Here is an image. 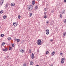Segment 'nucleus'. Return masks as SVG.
Returning <instances> with one entry per match:
<instances>
[{
  "mask_svg": "<svg viewBox=\"0 0 66 66\" xmlns=\"http://www.w3.org/2000/svg\"><path fill=\"white\" fill-rule=\"evenodd\" d=\"M7 17L6 16V15H4L3 16V18H4V19H5V18H6Z\"/></svg>",
  "mask_w": 66,
  "mask_h": 66,
  "instance_id": "dca6fc26",
  "label": "nucleus"
},
{
  "mask_svg": "<svg viewBox=\"0 0 66 66\" xmlns=\"http://www.w3.org/2000/svg\"><path fill=\"white\" fill-rule=\"evenodd\" d=\"M38 8V7L37 6H36L35 7V10H36Z\"/></svg>",
  "mask_w": 66,
  "mask_h": 66,
  "instance_id": "a211bd4d",
  "label": "nucleus"
},
{
  "mask_svg": "<svg viewBox=\"0 0 66 66\" xmlns=\"http://www.w3.org/2000/svg\"><path fill=\"white\" fill-rule=\"evenodd\" d=\"M33 8V6L31 5H27V9L29 11H31Z\"/></svg>",
  "mask_w": 66,
  "mask_h": 66,
  "instance_id": "f257e3e1",
  "label": "nucleus"
},
{
  "mask_svg": "<svg viewBox=\"0 0 66 66\" xmlns=\"http://www.w3.org/2000/svg\"><path fill=\"white\" fill-rule=\"evenodd\" d=\"M46 34L47 35H48L49 34V30L47 29L46 30Z\"/></svg>",
  "mask_w": 66,
  "mask_h": 66,
  "instance_id": "39448f33",
  "label": "nucleus"
},
{
  "mask_svg": "<svg viewBox=\"0 0 66 66\" xmlns=\"http://www.w3.org/2000/svg\"><path fill=\"white\" fill-rule=\"evenodd\" d=\"M37 1H38V2H39V1H40V0H37Z\"/></svg>",
  "mask_w": 66,
  "mask_h": 66,
  "instance_id": "79ce46f5",
  "label": "nucleus"
},
{
  "mask_svg": "<svg viewBox=\"0 0 66 66\" xmlns=\"http://www.w3.org/2000/svg\"><path fill=\"white\" fill-rule=\"evenodd\" d=\"M51 26H52V25H53L52 23V24H51Z\"/></svg>",
  "mask_w": 66,
  "mask_h": 66,
  "instance_id": "37998d69",
  "label": "nucleus"
},
{
  "mask_svg": "<svg viewBox=\"0 0 66 66\" xmlns=\"http://www.w3.org/2000/svg\"><path fill=\"white\" fill-rule=\"evenodd\" d=\"M64 2H66V0H64Z\"/></svg>",
  "mask_w": 66,
  "mask_h": 66,
  "instance_id": "ea45409f",
  "label": "nucleus"
},
{
  "mask_svg": "<svg viewBox=\"0 0 66 66\" xmlns=\"http://www.w3.org/2000/svg\"><path fill=\"white\" fill-rule=\"evenodd\" d=\"M1 36L2 37H3V36H4V34H1Z\"/></svg>",
  "mask_w": 66,
  "mask_h": 66,
  "instance_id": "412c9836",
  "label": "nucleus"
},
{
  "mask_svg": "<svg viewBox=\"0 0 66 66\" xmlns=\"http://www.w3.org/2000/svg\"><path fill=\"white\" fill-rule=\"evenodd\" d=\"M22 66H27V65H26V64H23Z\"/></svg>",
  "mask_w": 66,
  "mask_h": 66,
  "instance_id": "7c9ffc66",
  "label": "nucleus"
},
{
  "mask_svg": "<svg viewBox=\"0 0 66 66\" xmlns=\"http://www.w3.org/2000/svg\"><path fill=\"white\" fill-rule=\"evenodd\" d=\"M3 13V11H0V13L1 14H2Z\"/></svg>",
  "mask_w": 66,
  "mask_h": 66,
  "instance_id": "aec40b11",
  "label": "nucleus"
},
{
  "mask_svg": "<svg viewBox=\"0 0 66 66\" xmlns=\"http://www.w3.org/2000/svg\"><path fill=\"white\" fill-rule=\"evenodd\" d=\"M44 15H46V12H44Z\"/></svg>",
  "mask_w": 66,
  "mask_h": 66,
  "instance_id": "4c0bfd02",
  "label": "nucleus"
},
{
  "mask_svg": "<svg viewBox=\"0 0 66 66\" xmlns=\"http://www.w3.org/2000/svg\"><path fill=\"white\" fill-rule=\"evenodd\" d=\"M37 43L38 45H41L42 44L41 43V40H40L38 39L37 42Z\"/></svg>",
  "mask_w": 66,
  "mask_h": 66,
  "instance_id": "f03ea898",
  "label": "nucleus"
},
{
  "mask_svg": "<svg viewBox=\"0 0 66 66\" xmlns=\"http://www.w3.org/2000/svg\"><path fill=\"white\" fill-rule=\"evenodd\" d=\"M11 5L12 6H15V3H12L11 4Z\"/></svg>",
  "mask_w": 66,
  "mask_h": 66,
  "instance_id": "6e6552de",
  "label": "nucleus"
},
{
  "mask_svg": "<svg viewBox=\"0 0 66 66\" xmlns=\"http://www.w3.org/2000/svg\"><path fill=\"white\" fill-rule=\"evenodd\" d=\"M0 66H2L0 65Z\"/></svg>",
  "mask_w": 66,
  "mask_h": 66,
  "instance_id": "49530a36",
  "label": "nucleus"
},
{
  "mask_svg": "<svg viewBox=\"0 0 66 66\" xmlns=\"http://www.w3.org/2000/svg\"><path fill=\"white\" fill-rule=\"evenodd\" d=\"M12 47L13 48L14 47V46H15V45L14 44H12Z\"/></svg>",
  "mask_w": 66,
  "mask_h": 66,
  "instance_id": "473e14b6",
  "label": "nucleus"
},
{
  "mask_svg": "<svg viewBox=\"0 0 66 66\" xmlns=\"http://www.w3.org/2000/svg\"><path fill=\"white\" fill-rule=\"evenodd\" d=\"M33 58H34V54L32 53L31 55V59H33Z\"/></svg>",
  "mask_w": 66,
  "mask_h": 66,
  "instance_id": "9d476101",
  "label": "nucleus"
},
{
  "mask_svg": "<svg viewBox=\"0 0 66 66\" xmlns=\"http://www.w3.org/2000/svg\"><path fill=\"white\" fill-rule=\"evenodd\" d=\"M9 50H12V47H10L9 48Z\"/></svg>",
  "mask_w": 66,
  "mask_h": 66,
  "instance_id": "a878e982",
  "label": "nucleus"
},
{
  "mask_svg": "<svg viewBox=\"0 0 66 66\" xmlns=\"http://www.w3.org/2000/svg\"><path fill=\"white\" fill-rule=\"evenodd\" d=\"M20 17H21V16H20V15H19L18 16V18H19V19H20Z\"/></svg>",
  "mask_w": 66,
  "mask_h": 66,
  "instance_id": "393cba45",
  "label": "nucleus"
},
{
  "mask_svg": "<svg viewBox=\"0 0 66 66\" xmlns=\"http://www.w3.org/2000/svg\"><path fill=\"white\" fill-rule=\"evenodd\" d=\"M7 39H8V40H10L11 39V38L10 37H9L7 38Z\"/></svg>",
  "mask_w": 66,
  "mask_h": 66,
  "instance_id": "2eb2a0df",
  "label": "nucleus"
},
{
  "mask_svg": "<svg viewBox=\"0 0 66 66\" xmlns=\"http://www.w3.org/2000/svg\"><path fill=\"white\" fill-rule=\"evenodd\" d=\"M65 61V58H63L61 59V63H64V61Z\"/></svg>",
  "mask_w": 66,
  "mask_h": 66,
  "instance_id": "20e7f679",
  "label": "nucleus"
},
{
  "mask_svg": "<svg viewBox=\"0 0 66 66\" xmlns=\"http://www.w3.org/2000/svg\"><path fill=\"white\" fill-rule=\"evenodd\" d=\"M60 55L61 56L62 55H63V53H60Z\"/></svg>",
  "mask_w": 66,
  "mask_h": 66,
  "instance_id": "2f4dec72",
  "label": "nucleus"
},
{
  "mask_svg": "<svg viewBox=\"0 0 66 66\" xmlns=\"http://www.w3.org/2000/svg\"><path fill=\"white\" fill-rule=\"evenodd\" d=\"M31 49H30L29 50V52L30 53H31V52H32V51H31Z\"/></svg>",
  "mask_w": 66,
  "mask_h": 66,
  "instance_id": "6ab92c4d",
  "label": "nucleus"
},
{
  "mask_svg": "<svg viewBox=\"0 0 66 66\" xmlns=\"http://www.w3.org/2000/svg\"><path fill=\"white\" fill-rule=\"evenodd\" d=\"M20 51L21 53H23L24 52V50L22 49Z\"/></svg>",
  "mask_w": 66,
  "mask_h": 66,
  "instance_id": "1a4fd4ad",
  "label": "nucleus"
},
{
  "mask_svg": "<svg viewBox=\"0 0 66 66\" xmlns=\"http://www.w3.org/2000/svg\"><path fill=\"white\" fill-rule=\"evenodd\" d=\"M46 23H47V24H48L49 23V21H47L46 22Z\"/></svg>",
  "mask_w": 66,
  "mask_h": 66,
  "instance_id": "c9c22d12",
  "label": "nucleus"
},
{
  "mask_svg": "<svg viewBox=\"0 0 66 66\" xmlns=\"http://www.w3.org/2000/svg\"><path fill=\"white\" fill-rule=\"evenodd\" d=\"M62 14H64L65 13V11L64 10H63L62 11Z\"/></svg>",
  "mask_w": 66,
  "mask_h": 66,
  "instance_id": "9b49d317",
  "label": "nucleus"
},
{
  "mask_svg": "<svg viewBox=\"0 0 66 66\" xmlns=\"http://www.w3.org/2000/svg\"><path fill=\"white\" fill-rule=\"evenodd\" d=\"M15 40H17V39H14Z\"/></svg>",
  "mask_w": 66,
  "mask_h": 66,
  "instance_id": "a19ab883",
  "label": "nucleus"
},
{
  "mask_svg": "<svg viewBox=\"0 0 66 66\" xmlns=\"http://www.w3.org/2000/svg\"><path fill=\"white\" fill-rule=\"evenodd\" d=\"M47 16L46 15H45L44 16V18H45L46 19L47 18Z\"/></svg>",
  "mask_w": 66,
  "mask_h": 66,
  "instance_id": "4be33fe9",
  "label": "nucleus"
},
{
  "mask_svg": "<svg viewBox=\"0 0 66 66\" xmlns=\"http://www.w3.org/2000/svg\"><path fill=\"white\" fill-rule=\"evenodd\" d=\"M2 50L3 51H7V48H6L5 49L3 48Z\"/></svg>",
  "mask_w": 66,
  "mask_h": 66,
  "instance_id": "423d86ee",
  "label": "nucleus"
},
{
  "mask_svg": "<svg viewBox=\"0 0 66 66\" xmlns=\"http://www.w3.org/2000/svg\"><path fill=\"white\" fill-rule=\"evenodd\" d=\"M63 35V36H65L66 35V33L64 32Z\"/></svg>",
  "mask_w": 66,
  "mask_h": 66,
  "instance_id": "bb28decb",
  "label": "nucleus"
},
{
  "mask_svg": "<svg viewBox=\"0 0 66 66\" xmlns=\"http://www.w3.org/2000/svg\"><path fill=\"white\" fill-rule=\"evenodd\" d=\"M44 10L45 11H46L47 10V9L46 8H44Z\"/></svg>",
  "mask_w": 66,
  "mask_h": 66,
  "instance_id": "f704fd0d",
  "label": "nucleus"
},
{
  "mask_svg": "<svg viewBox=\"0 0 66 66\" xmlns=\"http://www.w3.org/2000/svg\"><path fill=\"white\" fill-rule=\"evenodd\" d=\"M64 22L65 23H66V19H64Z\"/></svg>",
  "mask_w": 66,
  "mask_h": 66,
  "instance_id": "72a5a7b5",
  "label": "nucleus"
},
{
  "mask_svg": "<svg viewBox=\"0 0 66 66\" xmlns=\"http://www.w3.org/2000/svg\"><path fill=\"white\" fill-rule=\"evenodd\" d=\"M49 53V51H47L46 52V53L47 54H48Z\"/></svg>",
  "mask_w": 66,
  "mask_h": 66,
  "instance_id": "b1692460",
  "label": "nucleus"
},
{
  "mask_svg": "<svg viewBox=\"0 0 66 66\" xmlns=\"http://www.w3.org/2000/svg\"><path fill=\"white\" fill-rule=\"evenodd\" d=\"M30 17H31V16H32V13H30Z\"/></svg>",
  "mask_w": 66,
  "mask_h": 66,
  "instance_id": "cd10ccee",
  "label": "nucleus"
},
{
  "mask_svg": "<svg viewBox=\"0 0 66 66\" xmlns=\"http://www.w3.org/2000/svg\"><path fill=\"white\" fill-rule=\"evenodd\" d=\"M50 66H53V64H51Z\"/></svg>",
  "mask_w": 66,
  "mask_h": 66,
  "instance_id": "58836bf2",
  "label": "nucleus"
},
{
  "mask_svg": "<svg viewBox=\"0 0 66 66\" xmlns=\"http://www.w3.org/2000/svg\"><path fill=\"white\" fill-rule=\"evenodd\" d=\"M5 44V43H2V45H3V46H4Z\"/></svg>",
  "mask_w": 66,
  "mask_h": 66,
  "instance_id": "c756f323",
  "label": "nucleus"
},
{
  "mask_svg": "<svg viewBox=\"0 0 66 66\" xmlns=\"http://www.w3.org/2000/svg\"><path fill=\"white\" fill-rule=\"evenodd\" d=\"M32 5H34L35 4V1H33L32 2Z\"/></svg>",
  "mask_w": 66,
  "mask_h": 66,
  "instance_id": "ddd939ff",
  "label": "nucleus"
},
{
  "mask_svg": "<svg viewBox=\"0 0 66 66\" xmlns=\"http://www.w3.org/2000/svg\"><path fill=\"white\" fill-rule=\"evenodd\" d=\"M34 64V63H33V62L31 61L30 62V64L31 65H33V64Z\"/></svg>",
  "mask_w": 66,
  "mask_h": 66,
  "instance_id": "4468645a",
  "label": "nucleus"
},
{
  "mask_svg": "<svg viewBox=\"0 0 66 66\" xmlns=\"http://www.w3.org/2000/svg\"><path fill=\"white\" fill-rule=\"evenodd\" d=\"M7 57H9V56H7Z\"/></svg>",
  "mask_w": 66,
  "mask_h": 66,
  "instance_id": "a18cd8bd",
  "label": "nucleus"
},
{
  "mask_svg": "<svg viewBox=\"0 0 66 66\" xmlns=\"http://www.w3.org/2000/svg\"><path fill=\"white\" fill-rule=\"evenodd\" d=\"M36 66H39V65H36Z\"/></svg>",
  "mask_w": 66,
  "mask_h": 66,
  "instance_id": "c03bdc74",
  "label": "nucleus"
},
{
  "mask_svg": "<svg viewBox=\"0 0 66 66\" xmlns=\"http://www.w3.org/2000/svg\"><path fill=\"white\" fill-rule=\"evenodd\" d=\"M3 0H2L1 1V5H2L3 4Z\"/></svg>",
  "mask_w": 66,
  "mask_h": 66,
  "instance_id": "f8f14e48",
  "label": "nucleus"
},
{
  "mask_svg": "<svg viewBox=\"0 0 66 66\" xmlns=\"http://www.w3.org/2000/svg\"><path fill=\"white\" fill-rule=\"evenodd\" d=\"M50 41H51V42H53V40H52V39H50Z\"/></svg>",
  "mask_w": 66,
  "mask_h": 66,
  "instance_id": "e433bc0d",
  "label": "nucleus"
},
{
  "mask_svg": "<svg viewBox=\"0 0 66 66\" xmlns=\"http://www.w3.org/2000/svg\"><path fill=\"white\" fill-rule=\"evenodd\" d=\"M55 54V52L53 51L51 53L52 56H53Z\"/></svg>",
  "mask_w": 66,
  "mask_h": 66,
  "instance_id": "0eeeda50",
  "label": "nucleus"
},
{
  "mask_svg": "<svg viewBox=\"0 0 66 66\" xmlns=\"http://www.w3.org/2000/svg\"><path fill=\"white\" fill-rule=\"evenodd\" d=\"M5 5V8H7V7H8V5H9V4H7Z\"/></svg>",
  "mask_w": 66,
  "mask_h": 66,
  "instance_id": "f3484780",
  "label": "nucleus"
},
{
  "mask_svg": "<svg viewBox=\"0 0 66 66\" xmlns=\"http://www.w3.org/2000/svg\"><path fill=\"white\" fill-rule=\"evenodd\" d=\"M20 41V39H18L17 40V42H19Z\"/></svg>",
  "mask_w": 66,
  "mask_h": 66,
  "instance_id": "5701e85b",
  "label": "nucleus"
},
{
  "mask_svg": "<svg viewBox=\"0 0 66 66\" xmlns=\"http://www.w3.org/2000/svg\"><path fill=\"white\" fill-rule=\"evenodd\" d=\"M13 24L15 27H17V26H18V23L16 22H13Z\"/></svg>",
  "mask_w": 66,
  "mask_h": 66,
  "instance_id": "7ed1b4c3",
  "label": "nucleus"
},
{
  "mask_svg": "<svg viewBox=\"0 0 66 66\" xmlns=\"http://www.w3.org/2000/svg\"><path fill=\"white\" fill-rule=\"evenodd\" d=\"M60 18H62V15L60 14Z\"/></svg>",
  "mask_w": 66,
  "mask_h": 66,
  "instance_id": "c85d7f7f",
  "label": "nucleus"
}]
</instances>
